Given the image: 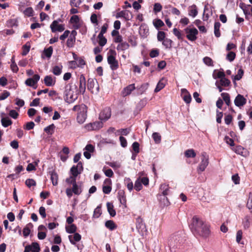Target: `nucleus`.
I'll use <instances>...</instances> for the list:
<instances>
[{
	"mask_svg": "<svg viewBox=\"0 0 252 252\" xmlns=\"http://www.w3.org/2000/svg\"><path fill=\"white\" fill-rule=\"evenodd\" d=\"M152 137L156 143L158 144L161 142V136L158 132H154L152 134Z\"/></svg>",
	"mask_w": 252,
	"mask_h": 252,
	"instance_id": "49",
	"label": "nucleus"
},
{
	"mask_svg": "<svg viewBox=\"0 0 252 252\" xmlns=\"http://www.w3.org/2000/svg\"><path fill=\"white\" fill-rule=\"evenodd\" d=\"M76 38L74 37H72L70 36L67 39L66 41V45L68 47H72L75 42Z\"/></svg>",
	"mask_w": 252,
	"mask_h": 252,
	"instance_id": "48",
	"label": "nucleus"
},
{
	"mask_svg": "<svg viewBox=\"0 0 252 252\" xmlns=\"http://www.w3.org/2000/svg\"><path fill=\"white\" fill-rule=\"evenodd\" d=\"M158 198L159 201L160 206L162 208L168 206L170 204L168 198L165 195H158Z\"/></svg>",
	"mask_w": 252,
	"mask_h": 252,
	"instance_id": "12",
	"label": "nucleus"
},
{
	"mask_svg": "<svg viewBox=\"0 0 252 252\" xmlns=\"http://www.w3.org/2000/svg\"><path fill=\"white\" fill-rule=\"evenodd\" d=\"M190 228L194 235L205 239L209 237L211 234L210 226L197 216L192 218Z\"/></svg>",
	"mask_w": 252,
	"mask_h": 252,
	"instance_id": "1",
	"label": "nucleus"
},
{
	"mask_svg": "<svg viewBox=\"0 0 252 252\" xmlns=\"http://www.w3.org/2000/svg\"><path fill=\"white\" fill-rule=\"evenodd\" d=\"M71 191H73V193L75 195H80L83 191L82 184L80 183V185H78L76 183L74 185H73Z\"/></svg>",
	"mask_w": 252,
	"mask_h": 252,
	"instance_id": "19",
	"label": "nucleus"
},
{
	"mask_svg": "<svg viewBox=\"0 0 252 252\" xmlns=\"http://www.w3.org/2000/svg\"><path fill=\"white\" fill-rule=\"evenodd\" d=\"M33 10L32 7H29L27 8L23 12L24 15L28 17H31L33 16Z\"/></svg>",
	"mask_w": 252,
	"mask_h": 252,
	"instance_id": "51",
	"label": "nucleus"
},
{
	"mask_svg": "<svg viewBox=\"0 0 252 252\" xmlns=\"http://www.w3.org/2000/svg\"><path fill=\"white\" fill-rule=\"evenodd\" d=\"M219 84L222 87H228L230 84V81L228 79L223 78L220 80Z\"/></svg>",
	"mask_w": 252,
	"mask_h": 252,
	"instance_id": "50",
	"label": "nucleus"
},
{
	"mask_svg": "<svg viewBox=\"0 0 252 252\" xmlns=\"http://www.w3.org/2000/svg\"><path fill=\"white\" fill-rule=\"evenodd\" d=\"M105 226L110 230H113L117 228V225L115 223L113 220H109L105 222Z\"/></svg>",
	"mask_w": 252,
	"mask_h": 252,
	"instance_id": "28",
	"label": "nucleus"
},
{
	"mask_svg": "<svg viewBox=\"0 0 252 252\" xmlns=\"http://www.w3.org/2000/svg\"><path fill=\"white\" fill-rule=\"evenodd\" d=\"M133 188L136 190V191H140L142 189V185L141 183L140 182V180L138 179V178L136 180L134 186H133Z\"/></svg>",
	"mask_w": 252,
	"mask_h": 252,
	"instance_id": "56",
	"label": "nucleus"
},
{
	"mask_svg": "<svg viewBox=\"0 0 252 252\" xmlns=\"http://www.w3.org/2000/svg\"><path fill=\"white\" fill-rule=\"evenodd\" d=\"M32 247V252H39L40 251V248L39 247V245L37 242H33L32 243L31 245Z\"/></svg>",
	"mask_w": 252,
	"mask_h": 252,
	"instance_id": "54",
	"label": "nucleus"
},
{
	"mask_svg": "<svg viewBox=\"0 0 252 252\" xmlns=\"http://www.w3.org/2000/svg\"><path fill=\"white\" fill-rule=\"evenodd\" d=\"M136 228L138 230L141 229L142 230L145 228V224L144 223L143 220L140 217L136 219Z\"/></svg>",
	"mask_w": 252,
	"mask_h": 252,
	"instance_id": "26",
	"label": "nucleus"
},
{
	"mask_svg": "<svg viewBox=\"0 0 252 252\" xmlns=\"http://www.w3.org/2000/svg\"><path fill=\"white\" fill-rule=\"evenodd\" d=\"M247 99L243 95L238 94L234 99V104L238 107H241L246 104Z\"/></svg>",
	"mask_w": 252,
	"mask_h": 252,
	"instance_id": "11",
	"label": "nucleus"
},
{
	"mask_svg": "<svg viewBox=\"0 0 252 252\" xmlns=\"http://www.w3.org/2000/svg\"><path fill=\"white\" fill-rule=\"evenodd\" d=\"M35 125L33 122H28L25 126H24V128L28 130H31L34 128Z\"/></svg>",
	"mask_w": 252,
	"mask_h": 252,
	"instance_id": "64",
	"label": "nucleus"
},
{
	"mask_svg": "<svg viewBox=\"0 0 252 252\" xmlns=\"http://www.w3.org/2000/svg\"><path fill=\"white\" fill-rule=\"evenodd\" d=\"M70 173L72 175V176L76 177L80 174L81 173V171H79L77 169V167H75V165H73L70 170Z\"/></svg>",
	"mask_w": 252,
	"mask_h": 252,
	"instance_id": "42",
	"label": "nucleus"
},
{
	"mask_svg": "<svg viewBox=\"0 0 252 252\" xmlns=\"http://www.w3.org/2000/svg\"><path fill=\"white\" fill-rule=\"evenodd\" d=\"M73 236L72 235L68 236V239L70 243L72 245H75L76 242H79L81 239V235L78 233H74Z\"/></svg>",
	"mask_w": 252,
	"mask_h": 252,
	"instance_id": "17",
	"label": "nucleus"
},
{
	"mask_svg": "<svg viewBox=\"0 0 252 252\" xmlns=\"http://www.w3.org/2000/svg\"><path fill=\"white\" fill-rule=\"evenodd\" d=\"M197 13L198 11L196 6L194 4L192 5L190 7V9L189 10V15L195 17L197 15Z\"/></svg>",
	"mask_w": 252,
	"mask_h": 252,
	"instance_id": "41",
	"label": "nucleus"
},
{
	"mask_svg": "<svg viewBox=\"0 0 252 252\" xmlns=\"http://www.w3.org/2000/svg\"><path fill=\"white\" fill-rule=\"evenodd\" d=\"M118 197L120 202V203L126 206V195L125 193V191L123 189H120L118 191Z\"/></svg>",
	"mask_w": 252,
	"mask_h": 252,
	"instance_id": "14",
	"label": "nucleus"
},
{
	"mask_svg": "<svg viewBox=\"0 0 252 252\" xmlns=\"http://www.w3.org/2000/svg\"><path fill=\"white\" fill-rule=\"evenodd\" d=\"M221 24L219 22H215L214 24V34L217 37H219L220 36V28Z\"/></svg>",
	"mask_w": 252,
	"mask_h": 252,
	"instance_id": "29",
	"label": "nucleus"
},
{
	"mask_svg": "<svg viewBox=\"0 0 252 252\" xmlns=\"http://www.w3.org/2000/svg\"><path fill=\"white\" fill-rule=\"evenodd\" d=\"M53 49L52 46H50L48 48L45 49L44 53L47 58H50L52 55Z\"/></svg>",
	"mask_w": 252,
	"mask_h": 252,
	"instance_id": "55",
	"label": "nucleus"
},
{
	"mask_svg": "<svg viewBox=\"0 0 252 252\" xmlns=\"http://www.w3.org/2000/svg\"><path fill=\"white\" fill-rule=\"evenodd\" d=\"M51 177V180L52 181L53 186H57L58 185V175L55 170L49 172Z\"/></svg>",
	"mask_w": 252,
	"mask_h": 252,
	"instance_id": "21",
	"label": "nucleus"
},
{
	"mask_svg": "<svg viewBox=\"0 0 252 252\" xmlns=\"http://www.w3.org/2000/svg\"><path fill=\"white\" fill-rule=\"evenodd\" d=\"M135 89L134 84H130L124 88L123 94L125 96L129 95Z\"/></svg>",
	"mask_w": 252,
	"mask_h": 252,
	"instance_id": "27",
	"label": "nucleus"
},
{
	"mask_svg": "<svg viewBox=\"0 0 252 252\" xmlns=\"http://www.w3.org/2000/svg\"><path fill=\"white\" fill-rule=\"evenodd\" d=\"M129 45L126 42H122L118 45L117 49L118 50L124 51L128 49Z\"/></svg>",
	"mask_w": 252,
	"mask_h": 252,
	"instance_id": "36",
	"label": "nucleus"
},
{
	"mask_svg": "<svg viewBox=\"0 0 252 252\" xmlns=\"http://www.w3.org/2000/svg\"><path fill=\"white\" fill-rule=\"evenodd\" d=\"M25 184L28 188H31L32 186H36V183L33 179H28L25 181Z\"/></svg>",
	"mask_w": 252,
	"mask_h": 252,
	"instance_id": "52",
	"label": "nucleus"
},
{
	"mask_svg": "<svg viewBox=\"0 0 252 252\" xmlns=\"http://www.w3.org/2000/svg\"><path fill=\"white\" fill-rule=\"evenodd\" d=\"M203 62L205 64L208 66H213V61L212 59L208 57H205L203 58Z\"/></svg>",
	"mask_w": 252,
	"mask_h": 252,
	"instance_id": "62",
	"label": "nucleus"
},
{
	"mask_svg": "<svg viewBox=\"0 0 252 252\" xmlns=\"http://www.w3.org/2000/svg\"><path fill=\"white\" fill-rule=\"evenodd\" d=\"M244 75V70L242 68H240L238 69L237 74L234 76L233 78V81L234 84H236V80H240L243 77Z\"/></svg>",
	"mask_w": 252,
	"mask_h": 252,
	"instance_id": "40",
	"label": "nucleus"
},
{
	"mask_svg": "<svg viewBox=\"0 0 252 252\" xmlns=\"http://www.w3.org/2000/svg\"><path fill=\"white\" fill-rule=\"evenodd\" d=\"M79 21L80 19L78 15H74L71 17L70 22L73 24L74 29L77 30L80 28L81 25L79 23Z\"/></svg>",
	"mask_w": 252,
	"mask_h": 252,
	"instance_id": "13",
	"label": "nucleus"
},
{
	"mask_svg": "<svg viewBox=\"0 0 252 252\" xmlns=\"http://www.w3.org/2000/svg\"><path fill=\"white\" fill-rule=\"evenodd\" d=\"M101 214V207L97 206L94 210L93 217L94 218H98Z\"/></svg>",
	"mask_w": 252,
	"mask_h": 252,
	"instance_id": "63",
	"label": "nucleus"
},
{
	"mask_svg": "<svg viewBox=\"0 0 252 252\" xmlns=\"http://www.w3.org/2000/svg\"><path fill=\"white\" fill-rule=\"evenodd\" d=\"M50 28L53 32H63L64 30V25H60L57 20H54L50 25Z\"/></svg>",
	"mask_w": 252,
	"mask_h": 252,
	"instance_id": "10",
	"label": "nucleus"
},
{
	"mask_svg": "<svg viewBox=\"0 0 252 252\" xmlns=\"http://www.w3.org/2000/svg\"><path fill=\"white\" fill-rule=\"evenodd\" d=\"M166 83V80L162 78L159 80V81L158 82L155 89V92L158 93L159 92L161 89H162L165 86Z\"/></svg>",
	"mask_w": 252,
	"mask_h": 252,
	"instance_id": "24",
	"label": "nucleus"
},
{
	"mask_svg": "<svg viewBox=\"0 0 252 252\" xmlns=\"http://www.w3.org/2000/svg\"><path fill=\"white\" fill-rule=\"evenodd\" d=\"M1 123L3 127H6L12 125V121L8 117H6L2 118Z\"/></svg>",
	"mask_w": 252,
	"mask_h": 252,
	"instance_id": "31",
	"label": "nucleus"
},
{
	"mask_svg": "<svg viewBox=\"0 0 252 252\" xmlns=\"http://www.w3.org/2000/svg\"><path fill=\"white\" fill-rule=\"evenodd\" d=\"M56 126L52 124L44 128V131L49 135H52L54 132Z\"/></svg>",
	"mask_w": 252,
	"mask_h": 252,
	"instance_id": "34",
	"label": "nucleus"
},
{
	"mask_svg": "<svg viewBox=\"0 0 252 252\" xmlns=\"http://www.w3.org/2000/svg\"><path fill=\"white\" fill-rule=\"evenodd\" d=\"M75 91L72 90V86L68 84L65 86V90L64 92V98L68 96L71 94H73Z\"/></svg>",
	"mask_w": 252,
	"mask_h": 252,
	"instance_id": "30",
	"label": "nucleus"
},
{
	"mask_svg": "<svg viewBox=\"0 0 252 252\" xmlns=\"http://www.w3.org/2000/svg\"><path fill=\"white\" fill-rule=\"evenodd\" d=\"M75 90H77V93L84 94L86 91V81L85 76L81 74L79 77V89L77 88L76 85H74Z\"/></svg>",
	"mask_w": 252,
	"mask_h": 252,
	"instance_id": "6",
	"label": "nucleus"
},
{
	"mask_svg": "<svg viewBox=\"0 0 252 252\" xmlns=\"http://www.w3.org/2000/svg\"><path fill=\"white\" fill-rule=\"evenodd\" d=\"M111 116V109L110 107L104 108L99 113V119L103 123L107 121Z\"/></svg>",
	"mask_w": 252,
	"mask_h": 252,
	"instance_id": "5",
	"label": "nucleus"
},
{
	"mask_svg": "<svg viewBox=\"0 0 252 252\" xmlns=\"http://www.w3.org/2000/svg\"><path fill=\"white\" fill-rule=\"evenodd\" d=\"M209 164V156L203 152L201 154V162L199 163L197 170L198 173L204 171Z\"/></svg>",
	"mask_w": 252,
	"mask_h": 252,
	"instance_id": "3",
	"label": "nucleus"
},
{
	"mask_svg": "<svg viewBox=\"0 0 252 252\" xmlns=\"http://www.w3.org/2000/svg\"><path fill=\"white\" fill-rule=\"evenodd\" d=\"M169 190V185L166 184H162L160 187V191L161 194H158V195H163L166 196V195L168 194Z\"/></svg>",
	"mask_w": 252,
	"mask_h": 252,
	"instance_id": "22",
	"label": "nucleus"
},
{
	"mask_svg": "<svg viewBox=\"0 0 252 252\" xmlns=\"http://www.w3.org/2000/svg\"><path fill=\"white\" fill-rule=\"evenodd\" d=\"M107 211L109 214V215L114 217L116 216V211L114 209V205L111 202H107L106 204Z\"/></svg>",
	"mask_w": 252,
	"mask_h": 252,
	"instance_id": "25",
	"label": "nucleus"
},
{
	"mask_svg": "<svg viewBox=\"0 0 252 252\" xmlns=\"http://www.w3.org/2000/svg\"><path fill=\"white\" fill-rule=\"evenodd\" d=\"M95 83H97L96 79L90 78L88 79L87 81V89L91 93H94V89Z\"/></svg>",
	"mask_w": 252,
	"mask_h": 252,
	"instance_id": "20",
	"label": "nucleus"
},
{
	"mask_svg": "<svg viewBox=\"0 0 252 252\" xmlns=\"http://www.w3.org/2000/svg\"><path fill=\"white\" fill-rule=\"evenodd\" d=\"M30 48L31 45L29 42H27L26 44L22 46V52L21 53L22 56L27 55L30 51Z\"/></svg>",
	"mask_w": 252,
	"mask_h": 252,
	"instance_id": "38",
	"label": "nucleus"
},
{
	"mask_svg": "<svg viewBox=\"0 0 252 252\" xmlns=\"http://www.w3.org/2000/svg\"><path fill=\"white\" fill-rule=\"evenodd\" d=\"M103 171L104 172L105 175L108 177H112L114 175V173L111 169L108 168L107 169H105V167H103Z\"/></svg>",
	"mask_w": 252,
	"mask_h": 252,
	"instance_id": "59",
	"label": "nucleus"
},
{
	"mask_svg": "<svg viewBox=\"0 0 252 252\" xmlns=\"http://www.w3.org/2000/svg\"><path fill=\"white\" fill-rule=\"evenodd\" d=\"M44 83L46 86H53L56 83V78L51 75H47L44 79Z\"/></svg>",
	"mask_w": 252,
	"mask_h": 252,
	"instance_id": "15",
	"label": "nucleus"
},
{
	"mask_svg": "<svg viewBox=\"0 0 252 252\" xmlns=\"http://www.w3.org/2000/svg\"><path fill=\"white\" fill-rule=\"evenodd\" d=\"M124 184L125 186L127 187V189L131 191L133 189V184L131 180V179L129 178H125L124 180Z\"/></svg>",
	"mask_w": 252,
	"mask_h": 252,
	"instance_id": "32",
	"label": "nucleus"
},
{
	"mask_svg": "<svg viewBox=\"0 0 252 252\" xmlns=\"http://www.w3.org/2000/svg\"><path fill=\"white\" fill-rule=\"evenodd\" d=\"M184 31L186 34L187 38L191 41H194L197 39V35L198 34V30L195 28L189 27L185 29Z\"/></svg>",
	"mask_w": 252,
	"mask_h": 252,
	"instance_id": "4",
	"label": "nucleus"
},
{
	"mask_svg": "<svg viewBox=\"0 0 252 252\" xmlns=\"http://www.w3.org/2000/svg\"><path fill=\"white\" fill-rule=\"evenodd\" d=\"M173 34L177 36L178 39L183 40L184 34L181 33V32L178 30L177 28H174L173 30Z\"/></svg>",
	"mask_w": 252,
	"mask_h": 252,
	"instance_id": "47",
	"label": "nucleus"
},
{
	"mask_svg": "<svg viewBox=\"0 0 252 252\" xmlns=\"http://www.w3.org/2000/svg\"><path fill=\"white\" fill-rule=\"evenodd\" d=\"M75 92L73 94H70L68 96L64 98L65 101L68 103H73L78 98V95L80 93H77V90H75Z\"/></svg>",
	"mask_w": 252,
	"mask_h": 252,
	"instance_id": "18",
	"label": "nucleus"
},
{
	"mask_svg": "<svg viewBox=\"0 0 252 252\" xmlns=\"http://www.w3.org/2000/svg\"><path fill=\"white\" fill-rule=\"evenodd\" d=\"M103 126V123L100 121H96L91 123L85 125V127L88 130H97L102 128Z\"/></svg>",
	"mask_w": 252,
	"mask_h": 252,
	"instance_id": "7",
	"label": "nucleus"
},
{
	"mask_svg": "<svg viewBox=\"0 0 252 252\" xmlns=\"http://www.w3.org/2000/svg\"><path fill=\"white\" fill-rule=\"evenodd\" d=\"M116 18H123L126 21H129L132 18L133 15L129 10H122L116 14Z\"/></svg>",
	"mask_w": 252,
	"mask_h": 252,
	"instance_id": "8",
	"label": "nucleus"
},
{
	"mask_svg": "<svg viewBox=\"0 0 252 252\" xmlns=\"http://www.w3.org/2000/svg\"><path fill=\"white\" fill-rule=\"evenodd\" d=\"M98 44L99 45L103 47L107 43V39L103 35H98Z\"/></svg>",
	"mask_w": 252,
	"mask_h": 252,
	"instance_id": "45",
	"label": "nucleus"
},
{
	"mask_svg": "<svg viewBox=\"0 0 252 252\" xmlns=\"http://www.w3.org/2000/svg\"><path fill=\"white\" fill-rule=\"evenodd\" d=\"M40 79L38 74H34L32 78H29L25 81V84L30 87H34Z\"/></svg>",
	"mask_w": 252,
	"mask_h": 252,
	"instance_id": "9",
	"label": "nucleus"
},
{
	"mask_svg": "<svg viewBox=\"0 0 252 252\" xmlns=\"http://www.w3.org/2000/svg\"><path fill=\"white\" fill-rule=\"evenodd\" d=\"M65 182L67 184L72 185H74L77 183L76 177L72 176H70L69 178H66Z\"/></svg>",
	"mask_w": 252,
	"mask_h": 252,
	"instance_id": "58",
	"label": "nucleus"
},
{
	"mask_svg": "<svg viewBox=\"0 0 252 252\" xmlns=\"http://www.w3.org/2000/svg\"><path fill=\"white\" fill-rule=\"evenodd\" d=\"M247 207L249 210H251V212H252V193L251 192L249 193Z\"/></svg>",
	"mask_w": 252,
	"mask_h": 252,
	"instance_id": "61",
	"label": "nucleus"
},
{
	"mask_svg": "<svg viewBox=\"0 0 252 252\" xmlns=\"http://www.w3.org/2000/svg\"><path fill=\"white\" fill-rule=\"evenodd\" d=\"M153 24L157 29H159V28H161V27L164 25V24L163 22V21L159 19H157L156 20H155L153 22Z\"/></svg>",
	"mask_w": 252,
	"mask_h": 252,
	"instance_id": "46",
	"label": "nucleus"
},
{
	"mask_svg": "<svg viewBox=\"0 0 252 252\" xmlns=\"http://www.w3.org/2000/svg\"><path fill=\"white\" fill-rule=\"evenodd\" d=\"M116 52L110 49L107 56V62L112 70H116L119 68V63L116 59Z\"/></svg>",
	"mask_w": 252,
	"mask_h": 252,
	"instance_id": "2",
	"label": "nucleus"
},
{
	"mask_svg": "<svg viewBox=\"0 0 252 252\" xmlns=\"http://www.w3.org/2000/svg\"><path fill=\"white\" fill-rule=\"evenodd\" d=\"M185 156L186 157L188 158H195L196 157V153L194 151V150L192 149H188L186 150L185 153Z\"/></svg>",
	"mask_w": 252,
	"mask_h": 252,
	"instance_id": "39",
	"label": "nucleus"
},
{
	"mask_svg": "<svg viewBox=\"0 0 252 252\" xmlns=\"http://www.w3.org/2000/svg\"><path fill=\"white\" fill-rule=\"evenodd\" d=\"M181 91L183 94H184L183 99L185 102L188 104L189 103L191 100V97L189 92L186 89H182Z\"/></svg>",
	"mask_w": 252,
	"mask_h": 252,
	"instance_id": "23",
	"label": "nucleus"
},
{
	"mask_svg": "<svg viewBox=\"0 0 252 252\" xmlns=\"http://www.w3.org/2000/svg\"><path fill=\"white\" fill-rule=\"evenodd\" d=\"M86 110L80 111L77 116V121L80 124H83L87 118Z\"/></svg>",
	"mask_w": 252,
	"mask_h": 252,
	"instance_id": "16",
	"label": "nucleus"
},
{
	"mask_svg": "<svg viewBox=\"0 0 252 252\" xmlns=\"http://www.w3.org/2000/svg\"><path fill=\"white\" fill-rule=\"evenodd\" d=\"M132 148L135 155L139 153V144L137 142H134L132 145Z\"/></svg>",
	"mask_w": 252,
	"mask_h": 252,
	"instance_id": "60",
	"label": "nucleus"
},
{
	"mask_svg": "<svg viewBox=\"0 0 252 252\" xmlns=\"http://www.w3.org/2000/svg\"><path fill=\"white\" fill-rule=\"evenodd\" d=\"M173 41L169 38H166L162 42V45L166 48L170 49L172 47Z\"/></svg>",
	"mask_w": 252,
	"mask_h": 252,
	"instance_id": "43",
	"label": "nucleus"
},
{
	"mask_svg": "<svg viewBox=\"0 0 252 252\" xmlns=\"http://www.w3.org/2000/svg\"><path fill=\"white\" fill-rule=\"evenodd\" d=\"M165 33L163 31H159L157 34V38L158 41H163L165 38Z\"/></svg>",
	"mask_w": 252,
	"mask_h": 252,
	"instance_id": "57",
	"label": "nucleus"
},
{
	"mask_svg": "<svg viewBox=\"0 0 252 252\" xmlns=\"http://www.w3.org/2000/svg\"><path fill=\"white\" fill-rule=\"evenodd\" d=\"M221 96L226 104L229 107L231 104L229 94L226 93H222L221 94Z\"/></svg>",
	"mask_w": 252,
	"mask_h": 252,
	"instance_id": "37",
	"label": "nucleus"
},
{
	"mask_svg": "<svg viewBox=\"0 0 252 252\" xmlns=\"http://www.w3.org/2000/svg\"><path fill=\"white\" fill-rule=\"evenodd\" d=\"M33 227V225L32 223H29L24 228L23 230V235L25 237H27L29 236L31 230L30 228H32Z\"/></svg>",
	"mask_w": 252,
	"mask_h": 252,
	"instance_id": "33",
	"label": "nucleus"
},
{
	"mask_svg": "<svg viewBox=\"0 0 252 252\" xmlns=\"http://www.w3.org/2000/svg\"><path fill=\"white\" fill-rule=\"evenodd\" d=\"M62 65L61 66L58 65H56L53 67L52 72L55 75L58 76L60 75L62 71Z\"/></svg>",
	"mask_w": 252,
	"mask_h": 252,
	"instance_id": "44",
	"label": "nucleus"
},
{
	"mask_svg": "<svg viewBox=\"0 0 252 252\" xmlns=\"http://www.w3.org/2000/svg\"><path fill=\"white\" fill-rule=\"evenodd\" d=\"M77 226L74 224H71L69 225L66 226L65 230L68 233H74L77 230Z\"/></svg>",
	"mask_w": 252,
	"mask_h": 252,
	"instance_id": "35",
	"label": "nucleus"
},
{
	"mask_svg": "<svg viewBox=\"0 0 252 252\" xmlns=\"http://www.w3.org/2000/svg\"><path fill=\"white\" fill-rule=\"evenodd\" d=\"M236 57V54L234 52L229 51L226 55V59L231 62L234 60Z\"/></svg>",
	"mask_w": 252,
	"mask_h": 252,
	"instance_id": "53",
	"label": "nucleus"
}]
</instances>
